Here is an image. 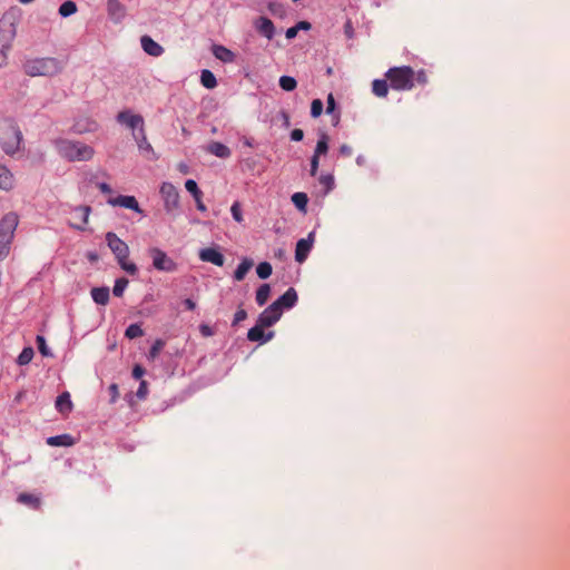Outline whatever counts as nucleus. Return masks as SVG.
I'll return each mask as SVG.
<instances>
[{"label":"nucleus","mask_w":570,"mask_h":570,"mask_svg":"<svg viewBox=\"0 0 570 570\" xmlns=\"http://www.w3.org/2000/svg\"><path fill=\"white\" fill-rule=\"evenodd\" d=\"M53 145L59 156L68 161H88L95 155L91 146L77 140L59 138Z\"/></svg>","instance_id":"obj_1"},{"label":"nucleus","mask_w":570,"mask_h":570,"mask_svg":"<svg viewBox=\"0 0 570 570\" xmlns=\"http://www.w3.org/2000/svg\"><path fill=\"white\" fill-rule=\"evenodd\" d=\"M18 225L19 216L14 212L7 213L0 219V262L4 261L10 254Z\"/></svg>","instance_id":"obj_2"},{"label":"nucleus","mask_w":570,"mask_h":570,"mask_svg":"<svg viewBox=\"0 0 570 570\" xmlns=\"http://www.w3.org/2000/svg\"><path fill=\"white\" fill-rule=\"evenodd\" d=\"M62 67L58 59L52 57L36 58L24 63V71L31 77H52L61 71Z\"/></svg>","instance_id":"obj_3"},{"label":"nucleus","mask_w":570,"mask_h":570,"mask_svg":"<svg viewBox=\"0 0 570 570\" xmlns=\"http://www.w3.org/2000/svg\"><path fill=\"white\" fill-rule=\"evenodd\" d=\"M392 89L409 91L414 88V70L409 66L392 67L385 72Z\"/></svg>","instance_id":"obj_4"},{"label":"nucleus","mask_w":570,"mask_h":570,"mask_svg":"<svg viewBox=\"0 0 570 570\" xmlns=\"http://www.w3.org/2000/svg\"><path fill=\"white\" fill-rule=\"evenodd\" d=\"M148 255L153 261V267L158 272L174 273L178 269V264L159 247H150Z\"/></svg>","instance_id":"obj_5"},{"label":"nucleus","mask_w":570,"mask_h":570,"mask_svg":"<svg viewBox=\"0 0 570 570\" xmlns=\"http://www.w3.org/2000/svg\"><path fill=\"white\" fill-rule=\"evenodd\" d=\"M21 141L22 132L14 125H9L2 132L1 146L7 155L16 154L20 149Z\"/></svg>","instance_id":"obj_6"},{"label":"nucleus","mask_w":570,"mask_h":570,"mask_svg":"<svg viewBox=\"0 0 570 570\" xmlns=\"http://www.w3.org/2000/svg\"><path fill=\"white\" fill-rule=\"evenodd\" d=\"M16 33L17 28L13 19L11 17H2L0 19V48L9 51Z\"/></svg>","instance_id":"obj_7"},{"label":"nucleus","mask_w":570,"mask_h":570,"mask_svg":"<svg viewBox=\"0 0 570 570\" xmlns=\"http://www.w3.org/2000/svg\"><path fill=\"white\" fill-rule=\"evenodd\" d=\"M160 195L164 199L166 212L171 213L178 208L179 194L177 188L171 183H163L160 187Z\"/></svg>","instance_id":"obj_8"},{"label":"nucleus","mask_w":570,"mask_h":570,"mask_svg":"<svg viewBox=\"0 0 570 570\" xmlns=\"http://www.w3.org/2000/svg\"><path fill=\"white\" fill-rule=\"evenodd\" d=\"M106 242H107L108 247L111 249V252L116 256L117 262L119 259L128 258V256H129L128 245L124 240H121L115 233L108 232L106 234Z\"/></svg>","instance_id":"obj_9"},{"label":"nucleus","mask_w":570,"mask_h":570,"mask_svg":"<svg viewBox=\"0 0 570 570\" xmlns=\"http://www.w3.org/2000/svg\"><path fill=\"white\" fill-rule=\"evenodd\" d=\"M117 121L131 129L132 132H137L139 128H145L144 118L140 115L132 114L130 110L118 112Z\"/></svg>","instance_id":"obj_10"},{"label":"nucleus","mask_w":570,"mask_h":570,"mask_svg":"<svg viewBox=\"0 0 570 570\" xmlns=\"http://www.w3.org/2000/svg\"><path fill=\"white\" fill-rule=\"evenodd\" d=\"M282 316V309L276 308V305L271 304L258 316L257 323L264 327L273 326Z\"/></svg>","instance_id":"obj_11"},{"label":"nucleus","mask_w":570,"mask_h":570,"mask_svg":"<svg viewBox=\"0 0 570 570\" xmlns=\"http://www.w3.org/2000/svg\"><path fill=\"white\" fill-rule=\"evenodd\" d=\"M107 13L114 23L119 24L126 17V7L119 0H108Z\"/></svg>","instance_id":"obj_12"},{"label":"nucleus","mask_w":570,"mask_h":570,"mask_svg":"<svg viewBox=\"0 0 570 570\" xmlns=\"http://www.w3.org/2000/svg\"><path fill=\"white\" fill-rule=\"evenodd\" d=\"M313 246V233L307 238H302L297 242L295 248V259L298 263L305 262Z\"/></svg>","instance_id":"obj_13"},{"label":"nucleus","mask_w":570,"mask_h":570,"mask_svg":"<svg viewBox=\"0 0 570 570\" xmlns=\"http://www.w3.org/2000/svg\"><path fill=\"white\" fill-rule=\"evenodd\" d=\"M108 204H110L111 206H120L124 208H128L136 213L142 214V210H141L137 199L134 196L120 195L116 198H110L108 200Z\"/></svg>","instance_id":"obj_14"},{"label":"nucleus","mask_w":570,"mask_h":570,"mask_svg":"<svg viewBox=\"0 0 570 570\" xmlns=\"http://www.w3.org/2000/svg\"><path fill=\"white\" fill-rule=\"evenodd\" d=\"M90 213H91V208L89 206L75 207V209L72 212V216L79 223H73V224H71V226L76 229L85 230L86 225L88 224V220H89Z\"/></svg>","instance_id":"obj_15"},{"label":"nucleus","mask_w":570,"mask_h":570,"mask_svg":"<svg viewBox=\"0 0 570 570\" xmlns=\"http://www.w3.org/2000/svg\"><path fill=\"white\" fill-rule=\"evenodd\" d=\"M199 258L203 262L212 263L216 266H223L225 263L224 255L214 247H207L199 252Z\"/></svg>","instance_id":"obj_16"},{"label":"nucleus","mask_w":570,"mask_h":570,"mask_svg":"<svg viewBox=\"0 0 570 570\" xmlns=\"http://www.w3.org/2000/svg\"><path fill=\"white\" fill-rule=\"evenodd\" d=\"M297 293L293 287H289L278 299H276L273 305H276V308H292L297 302Z\"/></svg>","instance_id":"obj_17"},{"label":"nucleus","mask_w":570,"mask_h":570,"mask_svg":"<svg viewBox=\"0 0 570 570\" xmlns=\"http://www.w3.org/2000/svg\"><path fill=\"white\" fill-rule=\"evenodd\" d=\"M140 43L144 51L149 56L159 57L164 53V48L149 36H142L140 38Z\"/></svg>","instance_id":"obj_18"},{"label":"nucleus","mask_w":570,"mask_h":570,"mask_svg":"<svg viewBox=\"0 0 570 570\" xmlns=\"http://www.w3.org/2000/svg\"><path fill=\"white\" fill-rule=\"evenodd\" d=\"M264 328H265L264 326L256 323V325L254 327L249 328V331L247 333V338L252 342H263V343L271 341L272 337L274 336V333L269 332L267 335H265Z\"/></svg>","instance_id":"obj_19"},{"label":"nucleus","mask_w":570,"mask_h":570,"mask_svg":"<svg viewBox=\"0 0 570 570\" xmlns=\"http://www.w3.org/2000/svg\"><path fill=\"white\" fill-rule=\"evenodd\" d=\"M256 29L259 33L272 40L275 33V27L271 19L261 17L256 22Z\"/></svg>","instance_id":"obj_20"},{"label":"nucleus","mask_w":570,"mask_h":570,"mask_svg":"<svg viewBox=\"0 0 570 570\" xmlns=\"http://www.w3.org/2000/svg\"><path fill=\"white\" fill-rule=\"evenodd\" d=\"M132 137L136 140L139 150L155 155L154 148L147 139L145 128H139L137 132H132Z\"/></svg>","instance_id":"obj_21"},{"label":"nucleus","mask_w":570,"mask_h":570,"mask_svg":"<svg viewBox=\"0 0 570 570\" xmlns=\"http://www.w3.org/2000/svg\"><path fill=\"white\" fill-rule=\"evenodd\" d=\"M213 55L215 56L216 59L225 63L234 62L236 58V55L232 50L222 45L213 46Z\"/></svg>","instance_id":"obj_22"},{"label":"nucleus","mask_w":570,"mask_h":570,"mask_svg":"<svg viewBox=\"0 0 570 570\" xmlns=\"http://www.w3.org/2000/svg\"><path fill=\"white\" fill-rule=\"evenodd\" d=\"M14 187V177L12 173L6 167L0 165V189L9 191Z\"/></svg>","instance_id":"obj_23"},{"label":"nucleus","mask_w":570,"mask_h":570,"mask_svg":"<svg viewBox=\"0 0 570 570\" xmlns=\"http://www.w3.org/2000/svg\"><path fill=\"white\" fill-rule=\"evenodd\" d=\"M56 409L60 413H68L72 410V402L69 392H63L57 397Z\"/></svg>","instance_id":"obj_24"},{"label":"nucleus","mask_w":570,"mask_h":570,"mask_svg":"<svg viewBox=\"0 0 570 570\" xmlns=\"http://www.w3.org/2000/svg\"><path fill=\"white\" fill-rule=\"evenodd\" d=\"M47 444L51 446H71L75 444V440L69 434H61L48 438Z\"/></svg>","instance_id":"obj_25"},{"label":"nucleus","mask_w":570,"mask_h":570,"mask_svg":"<svg viewBox=\"0 0 570 570\" xmlns=\"http://www.w3.org/2000/svg\"><path fill=\"white\" fill-rule=\"evenodd\" d=\"M207 150L219 158H228L230 156V149L226 145L218 141L210 142L207 147Z\"/></svg>","instance_id":"obj_26"},{"label":"nucleus","mask_w":570,"mask_h":570,"mask_svg":"<svg viewBox=\"0 0 570 570\" xmlns=\"http://www.w3.org/2000/svg\"><path fill=\"white\" fill-rule=\"evenodd\" d=\"M91 297L95 303L99 305H106L109 302V288L108 287H94L91 289Z\"/></svg>","instance_id":"obj_27"},{"label":"nucleus","mask_w":570,"mask_h":570,"mask_svg":"<svg viewBox=\"0 0 570 570\" xmlns=\"http://www.w3.org/2000/svg\"><path fill=\"white\" fill-rule=\"evenodd\" d=\"M17 500L19 503L29 505L33 509H38L41 504L39 497L27 492L20 493Z\"/></svg>","instance_id":"obj_28"},{"label":"nucleus","mask_w":570,"mask_h":570,"mask_svg":"<svg viewBox=\"0 0 570 570\" xmlns=\"http://www.w3.org/2000/svg\"><path fill=\"white\" fill-rule=\"evenodd\" d=\"M253 267V261L249 258H244L240 264L237 266L234 278L238 282L243 281L248 273V271Z\"/></svg>","instance_id":"obj_29"},{"label":"nucleus","mask_w":570,"mask_h":570,"mask_svg":"<svg viewBox=\"0 0 570 570\" xmlns=\"http://www.w3.org/2000/svg\"><path fill=\"white\" fill-rule=\"evenodd\" d=\"M292 202L299 212L304 214L307 212L308 197L305 193H294L292 195Z\"/></svg>","instance_id":"obj_30"},{"label":"nucleus","mask_w":570,"mask_h":570,"mask_svg":"<svg viewBox=\"0 0 570 570\" xmlns=\"http://www.w3.org/2000/svg\"><path fill=\"white\" fill-rule=\"evenodd\" d=\"M372 91L380 98L386 97L389 92L387 81L385 79H375L372 82Z\"/></svg>","instance_id":"obj_31"},{"label":"nucleus","mask_w":570,"mask_h":570,"mask_svg":"<svg viewBox=\"0 0 570 570\" xmlns=\"http://www.w3.org/2000/svg\"><path fill=\"white\" fill-rule=\"evenodd\" d=\"M200 82L207 89H214L217 86L215 75L210 70H203L200 73Z\"/></svg>","instance_id":"obj_32"},{"label":"nucleus","mask_w":570,"mask_h":570,"mask_svg":"<svg viewBox=\"0 0 570 570\" xmlns=\"http://www.w3.org/2000/svg\"><path fill=\"white\" fill-rule=\"evenodd\" d=\"M269 294H271L269 285L268 284L261 285L256 292V303L259 306L265 305L266 302L268 301Z\"/></svg>","instance_id":"obj_33"},{"label":"nucleus","mask_w":570,"mask_h":570,"mask_svg":"<svg viewBox=\"0 0 570 570\" xmlns=\"http://www.w3.org/2000/svg\"><path fill=\"white\" fill-rule=\"evenodd\" d=\"M76 12H77V4L71 0L65 1L59 7V14L63 18L70 17L71 14H73Z\"/></svg>","instance_id":"obj_34"},{"label":"nucleus","mask_w":570,"mask_h":570,"mask_svg":"<svg viewBox=\"0 0 570 570\" xmlns=\"http://www.w3.org/2000/svg\"><path fill=\"white\" fill-rule=\"evenodd\" d=\"M33 355H35V352H33V348L28 346V347H24L21 353L19 354L18 358H17V363L19 365H27L29 364L32 358H33Z\"/></svg>","instance_id":"obj_35"},{"label":"nucleus","mask_w":570,"mask_h":570,"mask_svg":"<svg viewBox=\"0 0 570 570\" xmlns=\"http://www.w3.org/2000/svg\"><path fill=\"white\" fill-rule=\"evenodd\" d=\"M279 87L285 91H293L297 87V81L291 76H282Z\"/></svg>","instance_id":"obj_36"},{"label":"nucleus","mask_w":570,"mask_h":570,"mask_svg":"<svg viewBox=\"0 0 570 570\" xmlns=\"http://www.w3.org/2000/svg\"><path fill=\"white\" fill-rule=\"evenodd\" d=\"M272 265L267 262L259 263L256 268V273L259 278L266 279L272 275Z\"/></svg>","instance_id":"obj_37"},{"label":"nucleus","mask_w":570,"mask_h":570,"mask_svg":"<svg viewBox=\"0 0 570 570\" xmlns=\"http://www.w3.org/2000/svg\"><path fill=\"white\" fill-rule=\"evenodd\" d=\"M144 331L138 324H130L125 332V336L129 340L141 337Z\"/></svg>","instance_id":"obj_38"},{"label":"nucleus","mask_w":570,"mask_h":570,"mask_svg":"<svg viewBox=\"0 0 570 570\" xmlns=\"http://www.w3.org/2000/svg\"><path fill=\"white\" fill-rule=\"evenodd\" d=\"M128 285V279L125 278V277H121V278H118L116 282H115V285H114V288H112V293L115 296L117 297H121L126 287Z\"/></svg>","instance_id":"obj_39"},{"label":"nucleus","mask_w":570,"mask_h":570,"mask_svg":"<svg viewBox=\"0 0 570 570\" xmlns=\"http://www.w3.org/2000/svg\"><path fill=\"white\" fill-rule=\"evenodd\" d=\"M328 150V137L324 134L322 135V137L318 139L317 144H316V148L314 150V154L316 155H325Z\"/></svg>","instance_id":"obj_40"},{"label":"nucleus","mask_w":570,"mask_h":570,"mask_svg":"<svg viewBox=\"0 0 570 570\" xmlns=\"http://www.w3.org/2000/svg\"><path fill=\"white\" fill-rule=\"evenodd\" d=\"M164 346H165V342L163 340H156L149 350V354H148L149 358L155 360L159 355V353Z\"/></svg>","instance_id":"obj_41"},{"label":"nucleus","mask_w":570,"mask_h":570,"mask_svg":"<svg viewBox=\"0 0 570 570\" xmlns=\"http://www.w3.org/2000/svg\"><path fill=\"white\" fill-rule=\"evenodd\" d=\"M323 102L321 99H314L311 104V116L317 118L323 112Z\"/></svg>","instance_id":"obj_42"},{"label":"nucleus","mask_w":570,"mask_h":570,"mask_svg":"<svg viewBox=\"0 0 570 570\" xmlns=\"http://www.w3.org/2000/svg\"><path fill=\"white\" fill-rule=\"evenodd\" d=\"M118 264L125 272L130 275H136L138 271L136 264L128 262V258L119 259Z\"/></svg>","instance_id":"obj_43"},{"label":"nucleus","mask_w":570,"mask_h":570,"mask_svg":"<svg viewBox=\"0 0 570 570\" xmlns=\"http://www.w3.org/2000/svg\"><path fill=\"white\" fill-rule=\"evenodd\" d=\"M318 181L325 187L326 191L332 190L334 187V177L332 175H321Z\"/></svg>","instance_id":"obj_44"},{"label":"nucleus","mask_w":570,"mask_h":570,"mask_svg":"<svg viewBox=\"0 0 570 570\" xmlns=\"http://www.w3.org/2000/svg\"><path fill=\"white\" fill-rule=\"evenodd\" d=\"M37 345H38V350L39 352L43 355V356H51V353L49 351V348L47 347V344H46V340L43 336L41 335H38L37 338Z\"/></svg>","instance_id":"obj_45"},{"label":"nucleus","mask_w":570,"mask_h":570,"mask_svg":"<svg viewBox=\"0 0 570 570\" xmlns=\"http://www.w3.org/2000/svg\"><path fill=\"white\" fill-rule=\"evenodd\" d=\"M230 213H232V216L233 218L237 222V223H242L243 222V215H242V209H240V205L238 202H235L232 207H230Z\"/></svg>","instance_id":"obj_46"},{"label":"nucleus","mask_w":570,"mask_h":570,"mask_svg":"<svg viewBox=\"0 0 570 570\" xmlns=\"http://www.w3.org/2000/svg\"><path fill=\"white\" fill-rule=\"evenodd\" d=\"M428 81V75L424 70L414 71V83L416 82L417 85L424 86Z\"/></svg>","instance_id":"obj_47"},{"label":"nucleus","mask_w":570,"mask_h":570,"mask_svg":"<svg viewBox=\"0 0 570 570\" xmlns=\"http://www.w3.org/2000/svg\"><path fill=\"white\" fill-rule=\"evenodd\" d=\"M320 155L314 154L311 158V176H315L318 170Z\"/></svg>","instance_id":"obj_48"},{"label":"nucleus","mask_w":570,"mask_h":570,"mask_svg":"<svg viewBox=\"0 0 570 570\" xmlns=\"http://www.w3.org/2000/svg\"><path fill=\"white\" fill-rule=\"evenodd\" d=\"M246 317H247V312L243 308H239L234 315L233 325H237L238 323L245 321Z\"/></svg>","instance_id":"obj_49"},{"label":"nucleus","mask_w":570,"mask_h":570,"mask_svg":"<svg viewBox=\"0 0 570 570\" xmlns=\"http://www.w3.org/2000/svg\"><path fill=\"white\" fill-rule=\"evenodd\" d=\"M185 187H186L187 191H189L190 194H197V191L200 190L198 188L197 183L194 179L186 180Z\"/></svg>","instance_id":"obj_50"},{"label":"nucleus","mask_w":570,"mask_h":570,"mask_svg":"<svg viewBox=\"0 0 570 570\" xmlns=\"http://www.w3.org/2000/svg\"><path fill=\"white\" fill-rule=\"evenodd\" d=\"M199 332L204 337H210L214 335L213 328L207 324H200Z\"/></svg>","instance_id":"obj_51"},{"label":"nucleus","mask_w":570,"mask_h":570,"mask_svg":"<svg viewBox=\"0 0 570 570\" xmlns=\"http://www.w3.org/2000/svg\"><path fill=\"white\" fill-rule=\"evenodd\" d=\"M109 392H110V395H111V400H110V402H111V403H115V402H116V400H117V399H118V396H119L118 385H117V384H115V383H114V384H111V385L109 386Z\"/></svg>","instance_id":"obj_52"},{"label":"nucleus","mask_w":570,"mask_h":570,"mask_svg":"<svg viewBox=\"0 0 570 570\" xmlns=\"http://www.w3.org/2000/svg\"><path fill=\"white\" fill-rule=\"evenodd\" d=\"M303 137H304V132L302 129L296 128V129L292 130V132H291V139L294 141H301L303 139Z\"/></svg>","instance_id":"obj_53"},{"label":"nucleus","mask_w":570,"mask_h":570,"mask_svg":"<svg viewBox=\"0 0 570 570\" xmlns=\"http://www.w3.org/2000/svg\"><path fill=\"white\" fill-rule=\"evenodd\" d=\"M327 106H326V112L327 114H331L334 109H335V99L333 97L332 94H330L327 96V101H326Z\"/></svg>","instance_id":"obj_54"},{"label":"nucleus","mask_w":570,"mask_h":570,"mask_svg":"<svg viewBox=\"0 0 570 570\" xmlns=\"http://www.w3.org/2000/svg\"><path fill=\"white\" fill-rule=\"evenodd\" d=\"M279 117L282 119V122H283V126L285 128H288L291 126V118H289V115L285 111V110H282L279 112Z\"/></svg>","instance_id":"obj_55"},{"label":"nucleus","mask_w":570,"mask_h":570,"mask_svg":"<svg viewBox=\"0 0 570 570\" xmlns=\"http://www.w3.org/2000/svg\"><path fill=\"white\" fill-rule=\"evenodd\" d=\"M146 394H147V384H146L145 381H141L140 385H139V389L137 391V396L139 399H144L146 396Z\"/></svg>","instance_id":"obj_56"},{"label":"nucleus","mask_w":570,"mask_h":570,"mask_svg":"<svg viewBox=\"0 0 570 570\" xmlns=\"http://www.w3.org/2000/svg\"><path fill=\"white\" fill-rule=\"evenodd\" d=\"M344 31H345V35L348 39H352L353 36H354V29H353V26H352V22L348 20L345 26H344Z\"/></svg>","instance_id":"obj_57"},{"label":"nucleus","mask_w":570,"mask_h":570,"mask_svg":"<svg viewBox=\"0 0 570 570\" xmlns=\"http://www.w3.org/2000/svg\"><path fill=\"white\" fill-rule=\"evenodd\" d=\"M145 374V370L140 366V365H136L132 370V376L136 379V380H139L142 377V375Z\"/></svg>","instance_id":"obj_58"},{"label":"nucleus","mask_w":570,"mask_h":570,"mask_svg":"<svg viewBox=\"0 0 570 570\" xmlns=\"http://www.w3.org/2000/svg\"><path fill=\"white\" fill-rule=\"evenodd\" d=\"M298 33V28H296L295 26L294 27H291L286 30V38L287 39H294Z\"/></svg>","instance_id":"obj_59"},{"label":"nucleus","mask_w":570,"mask_h":570,"mask_svg":"<svg viewBox=\"0 0 570 570\" xmlns=\"http://www.w3.org/2000/svg\"><path fill=\"white\" fill-rule=\"evenodd\" d=\"M352 153H353V149H352V147H351V146H348V145H345V144H344V145H342V146L340 147V154H341V155H343V156H351V155H352Z\"/></svg>","instance_id":"obj_60"},{"label":"nucleus","mask_w":570,"mask_h":570,"mask_svg":"<svg viewBox=\"0 0 570 570\" xmlns=\"http://www.w3.org/2000/svg\"><path fill=\"white\" fill-rule=\"evenodd\" d=\"M8 50L0 48V68L7 63Z\"/></svg>","instance_id":"obj_61"},{"label":"nucleus","mask_w":570,"mask_h":570,"mask_svg":"<svg viewBox=\"0 0 570 570\" xmlns=\"http://www.w3.org/2000/svg\"><path fill=\"white\" fill-rule=\"evenodd\" d=\"M98 187L104 194H110L112 191L111 187L106 183H100Z\"/></svg>","instance_id":"obj_62"},{"label":"nucleus","mask_w":570,"mask_h":570,"mask_svg":"<svg viewBox=\"0 0 570 570\" xmlns=\"http://www.w3.org/2000/svg\"><path fill=\"white\" fill-rule=\"evenodd\" d=\"M295 27L298 28V31L299 30H309L311 23L307 21H299L297 24H295Z\"/></svg>","instance_id":"obj_63"},{"label":"nucleus","mask_w":570,"mask_h":570,"mask_svg":"<svg viewBox=\"0 0 570 570\" xmlns=\"http://www.w3.org/2000/svg\"><path fill=\"white\" fill-rule=\"evenodd\" d=\"M184 305H185V306H186V308H187V309H189V311H194V309L196 308V303H195L193 299H190V298H186V299L184 301Z\"/></svg>","instance_id":"obj_64"}]
</instances>
